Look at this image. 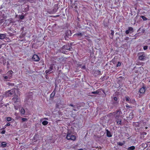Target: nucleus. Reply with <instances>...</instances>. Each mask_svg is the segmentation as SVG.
I'll return each mask as SVG.
<instances>
[{"label": "nucleus", "mask_w": 150, "mask_h": 150, "mask_svg": "<svg viewBox=\"0 0 150 150\" xmlns=\"http://www.w3.org/2000/svg\"><path fill=\"white\" fill-rule=\"evenodd\" d=\"M17 91V90L15 89L8 90L6 92L5 95L6 97L10 96L12 95L15 94L16 91Z\"/></svg>", "instance_id": "nucleus-1"}, {"label": "nucleus", "mask_w": 150, "mask_h": 150, "mask_svg": "<svg viewBox=\"0 0 150 150\" xmlns=\"http://www.w3.org/2000/svg\"><path fill=\"white\" fill-rule=\"evenodd\" d=\"M66 138L68 140L75 141L76 139V137L75 135H72L70 133H68Z\"/></svg>", "instance_id": "nucleus-2"}, {"label": "nucleus", "mask_w": 150, "mask_h": 150, "mask_svg": "<svg viewBox=\"0 0 150 150\" xmlns=\"http://www.w3.org/2000/svg\"><path fill=\"white\" fill-rule=\"evenodd\" d=\"M33 59L35 61L38 62L40 60L37 54H34L32 57Z\"/></svg>", "instance_id": "nucleus-3"}, {"label": "nucleus", "mask_w": 150, "mask_h": 150, "mask_svg": "<svg viewBox=\"0 0 150 150\" xmlns=\"http://www.w3.org/2000/svg\"><path fill=\"white\" fill-rule=\"evenodd\" d=\"M146 55L144 54H143L142 55H140L139 56V59L140 60H144L145 59Z\"/></svg>", "instance_id": "nucleus-4"}, {"label": "nucleus", "mask_w": 150, "mask_h": 150, "mask_svg": "<svg viewBox=\"0 0 150 150\" xmlns=\"http://www.w3.org/2000/svg\"><path fill=\"white\" fill-rule=\"evenodd\" d=\"M19 99L17 96H15L12 99V101L14 103H15L18 102Z\"/></svg>", "instance_id": "nucleus-5"}, {"label": "nucleus", "mask_w": 150, "mask_h": 150, "mask_svg": "<svg viewBox=\"0 0 150 150\" xmlns=\"http://www.w3.org/2000/svg\"><path fill=\"white\" fill-rule=\"evenodd\" d=\"M13 72L12 71H9L7 72V76H8L9 79L11 78L12 76V74Z\"/></svg>", "instance_id": "nucleus-6"}, {"label": "nucleus", "mask_w": 150, "mask_h": 150, "mask_svg": "<svg viewBox=\"0 0 150 150\" xmlns=\"http://www.w3.org/2000/svg\"><path fill=\"white\" fill-rule=\"evenodd\" d=\"M145 89L144 87H142L140 88L139 92L141 93H144L145 92Z\"/></svg>", "instance_id": "nucleus-7"}, {"label": "nucleus", "mask_w": 150, "mask_h": 150, "mask_svg": "<svg viewBox=\"0 0 150 150\" xmlns=\"http://www.w3.org/2000/svg\"><path fill=\"white\" fill-rule=\"evenodd\" d=\"M107 132V136L108 137H111L112 136L111 133L108 130H106Z\"/></svg>", "instance_id": "nucleus-8"}, {"label": "nucleus", "mask_w": 150, "mask_h": 150, "mask_svg": "<svg viewBox=\"0 0 150 150\" xmlns=\"http://www.w3.org/2000/svg\"><path fill=\"white\" fill-rule=\"evenodd\" d=\"M135 147L134 146H132L129 147L128 149V150H134V149Z\"/></svg>", "instance_id": "nucleus-9"}, {"label": "nucleus", "mask_w": 150, "mask_h": 150, "mask_svg": "<svg viewBox=\"0 0 150 150\" xmlns=\"http://www.w3.org/2000/svg\"><path fill=\"white\" fill-rule=\"evenodd\" d=\"M6 36L4 34H0V39H3Z\"/></svg>", "instance_id": "nucleus-10"}, {"label": "nucleus", "mask_w": 150, "mask_h": 150, "mask_svg": "<svg viewBox=\"0 0 150 150\" xmlns=\"http://www.w3.org/2000/svg\"><path fill=\"white\" fill-rule=\"evenodd\" d=\"M20 112L23 115L25 113V110H24V109H23V108H21L20 110Z\"/></svg>", "instance_id": "nucleus-11"}, {"label": "nucleus", "mask_w": 150, "mask_h": 150, "mask_svg": "<svg viewBox=\"0 0 150 150\" xmlns=\"http://www.w3.org/2000/svg\"><path fill=\"white\" fill-rule=\"evenodd\" d=\"M48 123V122L47 121H44L42 122V124L44 125H47Z\"/></svg>", "instance_id": "nucleus-12"}, {"label": "nucleus", "mask_w": 150, "mask_h": 150, "mask_svg": "<svg viewBox=\"0 0 150 150\" xmlns=\"http://www.w3.org/2000/svg\"><path fill=\"white\" fill-rule=\"evenodd\" d=\"M133 114L132 112H131L129 115V117L130 119H131L133 117Z\"/></svg>", "instance_id": "nucleus-13"}, {"label": "nucleus", "mask_w": 150, "mask_h": 150, "mask_svg": "<svg viewBox=\"0 0 150 150\" xmlns=\"http://www.w3.org/2000/svg\"><path fill=\"white\" fill-rule=\"evenodd\" d=\"M141 17L142 18V19H143L144 21H146L147 20V18L145 17V16H141Z\"/></svg>", "instance_id": "nucleus-14"}, {"label": "nucleus", "mask_w": 150, "mask_h": 150, "mask_svg": "<svg viewBox=\"0 0 150 150\" xmlns=\"http://www.w3.org/2000/svg\"><path fill=\"white\" fill-rule=\"evenodd\" d=\"M124 143H125L124 142H118L117 143V144L119 145L122 146L124 144Z\"/></svg>", "instance_id": "nucleus-15"}, {"label": "nucleus", "mask_w": 150, "mask_h": 150, "mask_svg": "<svg viewBox=\"0 0 150 150\" xmlns=\"http://www.w3.org/2000/svg\"><path fill=\"white\" fill-rule=\"evenodd\" d=\"M120 114V112L119 111H118L116 112V114L117 115H116V118H117L119 116Z\"/></svg>", "instance_id": "nucleus-16"}, {"label": "nucleus", "mask_w": 150, "mask_h": 150, "mask_svg": "<svg viewBox=\"0 0 150 150\" xmlns=\"http://www.w3.org/2000/svg\"><path fill=\"white\" fill-rule=\"evenodd\" d=\"M117 123L118 125H120L121 123V120H117Z\"/></svg>", "instance_id": "nucleus-17"}, {"label": "nucleus", "mask_w": 150, "mask_h": 150, "mask_svg": "<svg viewBox=\"0 0 150 150\" xmlns=\"http://www.w3.org/2000/svg\"><path fill=\"white\" fill-rule=\"evenodd\" d=\"M12 120L11 118L10 117H6V120L8 121H9Z\"/></svg>", "instance_id": "nucleus-18"}, {"label": "nucleus", "mask_w": 150, "mask_h": 150, "mask_svg": "<svg viewBox=\"0 0 150 150\" xmlns=\"http://www.w3.org/2000/svg\"><path fill=\"white\" fill-rule=\"evenodd\" d=\"M6 145V144L5 142H3L2 143L1 146H5Z\"/></svg>", "instance_id": "nucleus-19"}, {"label": "nucleus", "mask_w": 150, "mask_h": 150, "mask_svg": "<svg viewBox=\"0 0 150 150\" xmlns=\"http://www.w3.org/2000/svg\"><path fill=\"white\" fill-rule=\"evenodd\" d=\"M92 94H96L98 93V91H93L91 93Z\"/></svg>", "instance_id": "nucleus-20"}, {"label": "nucleus", "mask_w": 150, "mask_h": 150, "mask_svg": "<svg viewBox=\"0 0 150 150\" xmlns=\"http://www.w3.org/2000/svg\"><path fill=\"white\" fill-rule=\"evenodd\" d=\"M20 18L21 19H22L24 18V16L23 15H21L19 16Z\"/></svg>", "instance_id": "nucleus-21"}, {"label": "nucleus", "mask_w": 150, "mask_h": 150, "mask_svg": "<svg viewBox=\"0 0 150 150\" xmlns=\"http://www.w3.org/2000/svg\"><path fill=\"white\" fill-rule=\"evenodd\" d=\"M126 100L127 101H129V98L127 96H126L125 97Z\"/></svg>", "instance_id": "nucleus-22"}, {"label": "nucleus", "mask_w": 150, "mask_h": 150, "mask_svg": "<svg viewBox=\"0 0 150 150\" xmlns=\"http://www.w3.org/2000/svg\"><path fill=\"white\" fill-rule=\"evenodd\" d=\"M121 63L119 62H118V64L117 65V67H118L120 66L121 65Z\"/></svg>", "instance_id": "nucleus-23"}, {"label": "nucleus", "mask_w": 150, "mask_h": 150, "mask_svg": "<svg viewBox=\"0 0 150 150\" xmlns=\"http://www.w3.org/2000/svg\"><path fill=\"white\" fill-rule=\"evenodd\" d=\"M82 35V33H78L74 34V35H78V36H79V35Z\"/></svg>", "instance_id": "nucleus-24"}, {"label": "nucleus", "mask_w": 150, "mask_h": 150, "mask_svg": "<svg viewBox=\"0 0 150 150\" xmlns=\"http://www.w3.org/2000/svg\"><path fill=\"white\" fill-rule=\"evenodd\" d=\"M22 120L23 121H26L27 120V119L25 118H23Z\"/></svg>", "instance_id": "nucleus-25"}, {"label": "nucleus", "mask_w": 150, "mask_h": 150, "mask_svg": "<svg viewBox=\"0 0 150 150\" xmlns=\"http://www.w3.org/2000/svg\"><path fill=\"white\" fill-rule=\"evenodd\" d=\"M148 47L147 46H145L144 47L143 49L144 50H146L147 49Z\"/></svg>", "instance_id": "nucleus-26"}, {"label": "nucleus", "mask_w": 150, "mask_h": 150, "mask_svg": "<svg viewBox=\"0 0 150 150\" xmlns=\"http://www.w3.org/2000/svg\"><path fill=\"white\" fill-rule=\"evenodd\" d=\"M4 79H9L8 78V76H4Z\"/></svg>", "instance_id": "nucleus-27"}, {"label": "nucleus", "mask_w": 150, "mask_h": 150, "mask_svg": "<svg viewBox=\"0 0 150 150\" xmlns=\"http://www.w3.org/2000/svg\"><path fill=\"white\" fill-rule=\"evenodd\" d=\"M133 28L132 27H129V28L128 30H129V31H132L133 30Z\"/></svg>", "instance_id": "nucleus-28"}, {"label": "nucleus", "mask_w": 150, "mask_h": 150, "mask_svg": "<svg viewBox=\"0 0 150 150\" xmlns=\"http://www.w3.org/2000/svg\"><path fill=\"white\" fill-rule=\"evenodd\" d=\"M10 125V124L9 123H8L7 124H6L5 126H8Z\"/></svg>", "instance_id": "nucleus-29"}, {"label": "nucleus", "mask_w": 150, "mask_h": 150, "mask_svg": "<svg viewBox=\"0 0 150 150\" xmlns=\"http://www.w3.org/2000/svg\"><path fill=\"white\" fill-rule=\"evenodd\" d=\"M125 32L127 34H128L129 32V30H126Z\"/></svg>", "instance_id": "nucleus-30"}, {"label": "nucleus", "mask_w": 150, "mask_h": 150, "mask_svg": "<svg viewBox=\"0 0 150 150\" xmlns=\"http://www.w3.org/2000/svg\"><path fill=\"white\" fill-rule=\"evenodd\" d=\"M114 99L115 101H117V98L116 97H114Z\"/></svg>", "instance_id": "nucleus-31"}, {"label": "nucleus", "mask_w": 150, "mask_h": 150, "mask_svg": "<svg viewBox=\"0 0 150 150\" xmlns=\"http://www.w3.org/2000/svg\"><path fill=\"white\" fill-rule=\"evenodd\" d=\"M5 132V130H3L1 132V133L2 134H4Z\"/></svg>", "instance_id": "nucleus-32"}, {"label": "nucleus", "mask_w": 150, "mask_h": 150, "mask_svg": "<svg viewBox=\"0 0 150 150\" xmlns=\"http://www.w3.org/2000/svg\"><path fill=\"white\" fill-rule=\"evenodd\" d=\"M111 34L112 35H113L114 34V32L113 30H111Z\"/></svg>", "instance_id": "nucleus-33"}, {"label": "nucleus", "mask_w": 150, "mask_h": 150, "mask_svg": "<svg viewBox=\"0 0 150 150\" xmlns=\"http://www.w3.org/2000/svg\"><path fill=\"white\" fill-rule=\"evenodd\" d=\"M45 72L46 73H48L49 72V70H47Z\"/></svg>", "instance_id": "nucleus-34"}, {"label": "nucleus", "mask_w": 150, "mask_h": 150, "mask_svg": "<svg viewBox=\"0 0 150 150\" xmlns=\"http://www.w3.org/2000/svg\"><path fill=\"white\" fill-rule=\"evenodd\" d=\"M143 134L144 135H146V132H144Z\"/></svg>", "instance_id": "nucleus-35"}, {"label": "nucleus", "mask_w": 150, "mask_h": 150, "mask_svg": "<svg viewBox=\"0 0 150 150\" xmlns=\"http://www.w3.org/2000/svg\"><path fill=\"white\" fill-rule=\"evenodd\" d=\"M77 150H84L83 149H78Z\"/></svg>", "instance_id": "nucleus-36"}, {"label": "nucleus", "mask_w": 150, "mask_h": 150, "mask_svg": "<svg viewBox=\"0 0 150 150\" xmlns=\"http://www.w3.org/2000/svg\"><path fill=\"white\" fill-rule=\"evenodd\" d=\"M83 68L85 69V66H83L82 67Z\"/></svg>", "instance_id": "nucleus-37"}, {"label": "nucleus", "mask_w": 150, "mask_h": 150, "mask_svg": "<svg viewBox=\"0 0 150 150\" xmlns=\"http://www.w3.org/2000/svg\"><path fill=\"white\" fill-rule=\"evenodd\" d=\"M50 71H51L52 70V68L51 67H50Z\"/></svg>", "instance_id": "nucleus-38"}, {"label": "nucleus", "mask_w": 150, "mask_h": 150, "mask_svg": "<svg viewBox=\"0 0 150 150\" xmlns=\"http://www.w3.org/2000/svg\"><path fill=\"white\" fill-rule=\"evenodd\" d=\"M145 128L146 129H147V127H145Z\"/></svg>", "instance_id": "nucleus-39"}, {"label": "nucleus", "mask_w": 150, "mask_h": 150, "mask_svg": "<svg viewBox=\"0 0 150 150\" xmlns=\"http://www.w3.org/2000/svg\"><path fill=\"white\" fill-rule=\"evenodd\" d=\"M70 105L71 106H73V105H71V104Z\"/></svg>", "instance_id": "nucleus-40"}, {"label": "nucleus", "mask_w": 150, "mask_h": 150, "mask_svg": "<svg viewBox=\"0 0 150 150\" xmlns=\"http://www.w3.org/2000/svg\"><path fill=\"white\" fill-rule=\"evenodd\" d=\"M15 109L17 110V108H16V107H15Z\"/></svg>", "instance_id": "nucleus-41"}, {"label": "nucleus", "mask_w": 150, "mask_h": 150, "mask_svg": "<svg viewBox=\"0 0 150 150\" xmlns=\"http://www.w3.org/2000/svg\"><path fill=\"white\" fill-rule=\"evenodd\" d=\"M140 69H143V67H140Z\"/></svg>", "instance_id": "nucleus-42"}, {"label": "nucleus", "mask_w": 150, "mask_h": 150, "mask_svg": "<svg viewBox=\"0 0 150 150\" xmlns=\"http://www.w3.org/2000/svg\"><path fill=\"white\" fill-rule=\"evenodd\" d=\"M135 124H136V123H134V125H135Z\"/></svg>", "instance_id": "nucleus-43"}]
</instances>
